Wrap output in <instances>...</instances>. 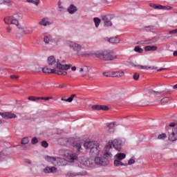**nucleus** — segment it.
Listing matches in <instances>:
<instances>
[{
	"mask_svg": "<svg viewBox=\"0 0 177 177\" xmlns=\"http://www.w3.org/2000/svg\"><path fill=\"white\" fill-rule=\"evenodd\" d=\"M77 10H78V8H77V7L73 4H71L68 8V12L71 14V15H74V13H75V12H77Z\"/></svg>",
	"mask_w": 177,
	"mask_h": 177,
	"instance_id": "23",
	"label": "nucleus"
},
{
	"mask_svg": "<svg viewBox=\"0 0 177 177\" xmlns=\"http://www.w3.org/2000/svg\"><path fill=\"white\" fill-rule=\"evenodd\" d=\"M84 147L86 150H89L90 156L92 157H97L99 154H102L100 144L97 142H86Z\"/></svg>",
	"mask_w": 177,
	"mask_h": 177,
	"instance_id": "2",
	"label": "nucleus"
},
{
	"mask_svg": "<svg viewBox=\"0 0 177 177\" xmlns=\"http://www.w3.org/2000/svg\"><path fill=\"white\" fill-rule=\"evenodd\" d=\"M89 71H91V68L88 66H84L80 69V73H82V77H86V73H89Z\"/></svg>",
	"mask_w": 177,
	"mask_h": 177,
	"instance_id": "17",
	"label": "nucleus"
},
{
	"mask_svg": "<svg viewBox=\"0 0 177 177\" xmlns=\"http://www.w3.org/2000/svg\"><path fill=\"white\" fill-rule=\"evenodd\" d=\"M165 138H167V134H165V133L160 134V135L158 136V139H159V140L165 139Z\"/></svg>",
	"mask_w": 177,
	"mask_h": 177,
	"instance_id": "45",
	"label": "nucleus"
},
{
	"mask_svg": "<svg viewBox=\"0 0 177 177\" xmlns=\"http://www.w3.org/2000/svg\"><path fill=\"white\" fill-rule=\"evenodd\" d=\"M109 42L111 44H120V39H118L117 37H111L108 39Z\"/></svg>",
	"mask_w": 177,
	"mask_h": 177,
	"instance_id": "31",
	"label": "nucleus"
},
{
	"mask_svg": "<svg viewBox=\"0 0 177 177\" xmlns=\"http://www.w3.org/2000/svg\"><path fill=\"white\" fill-rule=\"evenodd\" d=\"M47 62L48 66H56L58 70H65V71H67V70H70L73 66V65L71 64H62V62H60V59L56 60V58H55L53 55L48 57Z\"/></svg>",
	"mask_w": 177,
	"mask_h": 177,
	"instance_id": "4",
	"label": "nucleus"
},
{
	"mask_svg": "<svg viewBox=\"0 0 177 177\" xmlns=\"http://www.w3.org/2000/svg\"><path fill=\"white\" fill-rule=\"evenodd\" d=\"M66 44L68 46L71 48V49H73L74 52H76L77 55H80V53L81 52V49H82V46L81 44H78L77 43H74L70 41H68Z\"/></svg>",
	"mask_w": 177,
	"mask_h": 177,
	"instance_id": "7",
	"label": "nucleus"
},
{
	"mask_svg": "<svg viewBox=\"0 0 177 177\" xmlns=\"http://www.w3.org/2000/svg\"><path fill=\"white\" fill-rule=\"evenodd\" d=\"M5 157L2 155V152L0 153V161H3Z\"/></svg>",
	"mask_w": 177,
	"mask_h": 177,
	"instance_id": "57",
	"label": "nucleus"
},
{
	"mask_svg": "<svg viewBox=\"0 0 177 177\" xmlns=\"http://www.w3.org/2000/svg\"><path fill=\"white\" fill-rule=\"evenodd\" d=\"M92 109L93 110L100 111V105H93Z\"/></svg>",
	"mask_w": 177,
	"mask_h": 177,
	"instance_id": "47",
	"label": "nucleus"
},
{
	"mask_svg": "<svg viewBox=\"0 0 177 177\" xmlns=\"http://www.w3.org/2000/svg\"><path fill=\"white\" fill-rule=\"evenodd\" d=\"M94 55L97 59H100V60H103L104 62H113L117 59L115 54L107 50L97 51Z\"/></svg>",
	"mask_w": 177,
	"mask_h": 177,
	"instance_id": "3",
	"label": "nucleus"
},
{
	"mask_svg": "<svg viewBox=\"0 0 177 177\" xmlns=\"http://www.w3.org/2000/svg\"><path fill=\"white\" fill-rule=\"evenodd\" d=\"M102 19L106 27H111V26H113V23L111 22V20H113V15H104L102 16Z\"/></svg>",
	"mask_w": 177,
	"mask_h": 177,
	"instance_id": "8",
	"label": "nucleus"
},
{
	"mask_svg": "<svg viewBox=\"0 0 177 177\" xmlns=\"http://www.w3.org/2000/svg\"><path fill=\"white\" fill-rule=\"evenodd\" d=\"M44 41L45 44H50V42H53V39L52 38V36L47 35L44 37Z\"/></svg>",
	"mask_w": 177,
	"mask_h": 177,
	"instance_id": "28",
	"label": "nucleus"
},
{
	"mask_svg": "<svg viewBox=\"0 0 177 177\" xmlns=\"http://www.w3.org/2000/svg\"><path fill=\"white\" fill-rule=\"evenodd\" d=\"M43 73H45L46 74H55L53 71H55V69H51L50 68H42Z\"/></svg>",
	"mask_w": 177,
	"mask_h": 177,
	"instance_id": "27",
	"label": "nucleus"
},
{
	"mask_svg": "<svg viewBox=\"0 0 177 177\" xmlns=\"http://www.w3.org/2000/svg\"><path fill=\"white\" fill-rule=\"evenodd\" d=\"M148 93L149 95H154L155 97H157L158 95H167V93L164 91H156L152 89L148 90Z\"/></svg>",
	"mask_w": 177,
	"mask_h": 177,
	"instance_id": "16",
	"label": "nucleus"
},
{
	"mask_svg": "<svg viewBox=\"0 0 177 177\" xmlns=\"http://www.w3.org/2000/svg\"><path fill=\"white\" fill-rule=\"evenodd\" d=\"M100 110H103L104 111H107L109 110V106L106 105H100Z\"/></svg>",
	"mask_w": 177,
	"mask_h": 177,
	"instance_id": "43",
	"label": "nucleus"
},
{
	"mask_svg": "<svg viewBox=\"0 0 177 177\" xmlns=\"http://www.w3.org/2000/svg\"><path fill=\"white\" fill-rule=\"evenodd\" d=\"M21 145H28V138L25 137L21 140Z\"/></svg>",
	"mask_w": 177,
	"mask_h": 177,
	"instance_id": "40",
	"label": "nucleus"
},
{
	"mask_svg": "<svg viewBox=\"0 0 177 177\" xmlns=\"http://www.w3.org/2000/svg\"><path fill=\"white\" fill-rule=\"evenodd\" d=\"M173 88H174V89H177V84H175V85L173 86Z\"/></svg>",
	"mask_w": 177,
	"mask_h": 177,
	"instance_id": "64",
	"label": "nucleus"
},
{
	"mask_svg": "<svg viewBox=\"0 0 177 177\" xmlns=\"http://www.w3.org/2000/svg\"><path fill=\"white\" fill-rule=\"evenodd\" d=\"M67 87V85L66 84H60L58 88H66Z\"/></svg>",
	"mask_w": 177,
	"mask_h": 177,
	"instance_id": "58",
	"label": "nucleus"
},
{
	"mask_svg": "<svg viewBox=\"0 0 177 177\" xmlns=\"http://www.w3.org/2000/svg\"><path fill=\"white\" fill-rule=\"evenodd\" d=\"M149 6L153 8V9H160V10H171V9H172L171 6L156 5L155 3H149Z\"/></svg>",
	"mask_w": 177,
	"mask_h": 177,
	"instance_id": "10",
	"label": "nucleus"
},
{
	"mask_svg": "<svg viewBox=\"0 0 177 177\" xmlns=\"http://www.w3.org/2000/svg\"><path fill=\"white\" fill-rule=\"evenodd\" d=\"M77 176H86L87 172L85 170H82V168L78 167L76 168Z\"/></svg>",
	"mask_w": 177,
	"mask_h": 177,
	"instance_id": "19",
	"label": "nucleus"
},
{
	"mask_svg": "<svg viewBox=\"0 0 177 177\" xmlns=\"http://www.w3.org/2000/svg\"><path fill=\"white\" fill-rule=\"evenodd\" d=\"M169 34H177V29L169 31Z\"/></svg>",
	"mask_w": 177,
	"mask_h": 177,
	"instance_id": "53",
	"label": "nucleus"
},
{
	"mask_svg": "<svg viewBox=\"0 0 177 177\" xmlns=\"http://www.w3.org/2000/svg\"><path fill=\"white\" fill-rule=\"evenodd\" d=\"M41 146L42 147H44V149H47V147L49 146V144H48V142L46 141H43L41 142Z\"/></svg>",
	"mask_w": 177,
	"mask_h": 177,
	"instance_id": "44",
	"label": "nucleus"
},
{
	"mask_svg": "<svg viewBox=\"0 0 177 177\" xmlns=\"http://www.w3.org/2000/svg\"><path fill=\"white\" fill-rule=\"evenodd\" d=\"M39 24L40 26H50V22H49L46 19L44 18L40 21Z\"/></svg>",
	"mask_w": 177,
	"mask_h": 177,
	"instance_id": "32",
	"label": "nucleus"
},
{
	"mask_svg": "<svg viewBox=\"0 0 177 177\" xmlns=\"http://www.w3.org/2000/svg\"><path fill=\"white\" fill-rule=\"evenodd\" d=\"M43 172L44 174H56L57 172V168L56 167H46L44 169Z\"/></svg>",
	"mask_w": 177,
	"mask_h": 177,
	"instance_id": "14",
	"label": "nucleus"
},
{
	"mask_svg": "<svg viewBox=\"0 0 177 177\" xmlns=\"http://www.w3.org/2000/svg\"><path fill=\"white\" fill-rule=\"evenodd\" d=\"M75 96H77V95H75V94L71 95L69 98L66 100V102H68V103H71V102H73V100H74V97H75Z\"/></svg>",
	"mask_w": 177,
	"mask_h": 177,
	"instance_id": "39",
	"label": "nucleus"
},
{
	"mask_svg": "<svg viewBox=\"0 0 177 177\" xmlns=\"http://www.w3.org/2000/svg\"><path fill=\"white\" fill-rule=\"evenodd\" d=\"M36 5H38V3H39V0H36V1H35V3Z\"/></svg>",
	"mask_w": 177,
	"mask_h": 177,
	"instance_id": "63",
	"label": "nucleus"
},
{
	"mask_svg": "<svg viewBox=\"0 0 177 177\" xmlns=\"http://www.w3.org/2000/svg\"><path fill=\"white\" fill-rule=\"evenodd\" d=\"M10 78L12 80H19V76L15 75H10Z\"/></svg>",
	"mask_w": 177,
	"mask_h": 177,
	"instance_id": "52",
	"label": "nucleus"
},
{
	"mask_svg": "<svg viewBox=\"0 0 177 177\" xmlns=\"http://www.w3.org/2000/svg\"><path fill=\"white\" fill-rule=\"evenodd\" d=\"M114 165L115 167H120V165H121L122 167V166L127 167V165H128V164H124V163H122V162H121V160H120L118 159H115L114 160Z\"/></svg>",
	"mask_w": 177,
	"mask_h": 177,
	"instance_id": "30",
	"label": "nucleus"
},
{
	"mask_svg": "<svg viewBox=\"0 0 177 177\" xmlns=\"http://www.w3.org/2000/svg\"><path fill=\"white\" fill-rule=\"evenodd\" d=\"M173 55L177 57V50L174 52Z\"/></svg>",
	"mask_w": 177,
	"mask_h": 177,
	"instance_id": "62",
	"label": "nucleus"
},
{
	"mask_svg": "<svg viewBox=\"0 0 177 177\" xmlns=\"http://www.w3.org/2000/svg\"><path fill=\"white\" fill-rule=\"evenodd\" d=\"M12 17H7L6 18H4V22L6 24H11L12 23Z\"/></svg>",
	"mask_w": 177,
	"mask_h": 177,
	"instance_id": "34",
	"label": "nucleus"
},
{
	"mask_svg": "<svg viewBox=\"0 0 177 177\" xmlns=\"http://www.w3.org/2000/svg\"><path fill=\"white\" fill-rule=\"evenodd\" d=\"M131 65L132 67L138 68L139 70H149V69L151 68V66H143V65H136L133 63H131Z\"/></svg>",
	"mask_w": 177,
	"mask_h": 177,
	"instance_id": "22",
	"label": "nucleus"
},
{
	"mask_svg": "<svg viewBox=\"0 0 177 177\" xmlns=\"http://www.w3.org/2000/svg\"><path fill=\"white\" fill-rule=\"evenodd\" d=\"M127 157V155L123 153H118L115 156V158L116 160H119L121 161V160H124Z\"/></svg>",
	"mask_w": 177,
	"mask_h": 177,
	"instance_id": "25",
	"label": "nucleus"
},
{
	"mask_svg": "<svg viewBox=\"0 0 177 177\" xmlns=\"http://www.w3.org/2000/svg\"><path fill=\"white\" fill-rule=\"evenodd\" d=\"M103 75H104V77H113V71L104 72V73H103Z\"/></svg>",
	"mask_w": 177,
	"mask_h": 177,
	"instance_id": "42",
	"label": "nucleus"
},
{
	"mask_svg": "<svg viewBox=\"0 0 177 177\" xmlns=\"http://www.w3.org/2000/svg\"><path fill=\"white\" fill-rule=\"evenodd\" d=\"M28 100L30 102H37V100H40V97L29 96Z\"/></svg>",
	"mask_w": 177,
	"mask_h": 177,
	"instance_id": "35",
	"label": "nucleus"
},
{
	"mask_svg": "<svg viewBox=\"0 0 177 177\" xmlns=\"http://www.w3.org/2000/svg\"><path fill=\"white\" fill-rule=\"evenodd\" d=\"M24 162H26V164H31V160L29 159H25Z\"/></svg>",
	"mask_w": 177,
	"mask_h": 177,
	"instance_id": "56",
	"label": "nucleus"
},
{
	"mask_svg": "<svg viewBox=\"0 0 177 177\" xmlns=\"http://www.w3.org/2000/svg\"><path fill=\"white\" fill-rule=\"evenodd\" d=\"M132 164H135V160L129 159L127 165H132Z\"/></svg>",
	"mask_w": 177,
	"mask_h": 177,
	"instance_id": "49",
	"label": "nucleus"
},
{
	"mask_svg": "<svg viewBox=\"0 0 177 177\" xmlns=\"http://www.w3.org/2000/svg\"><path fill=\"white\" fill-rule=\"evenodd\" d=\"M24 32V34H31L32 32V30H25Z\"/></svg>",
	"mask_w": 177,
	"mask_h": 177,
	"instance_id": "55",
	"label": "nucleus"
},
{
	"mask_svg": "<svg viewBox=\"0 0 177 177\" xmlns=\"http://www.w3.org/2000/svg\"><path fill=\"white\" fill-rule=\"evenodd\" d=\"M44 158L46 161L51 162L53 165H62V162H64V159L59 157L46 156Z\"/></svg>",
	"mask_w": 177,
	"mask_h": 177,
	"instance_id": "5",
	"label": "nucleus"
},
{
	"mask_svg": "<svg viewBox=\"0 0 177 177\" xmlns=\"http://www.w3.org/2000/svg\"><path fill=\"white\" fill-rule=\"evenodd\" d=\"M7 32H12V28H10V26H8L7 28Z\"/></svg>",
	"mask_w": 177,
	"mask_h": 177,
	"instance_id": "59",
	"label": "nucleus"
},
{
	"mask_svg": "<svg viewBox=\"0 0 177 177\" xmlns=\"http://www.w3.org/2000/svg\"><path fill=\"white\" fill-rule=\"evenodd\" d=\"M71 70H72V71H75L77 70V67L73 66V67L71 68Z\"/></svg>",
	"mask_w": 177,
	"mask_h": 177,
	"instance_id": "61",
	"label": "nucleus"
},
{
	"mask_svg": "<svg viewBox=\"0 0 177 177\" xmlns=\"http://www.w3.org/2000/svg\"><path fill=\"white\" fill-rule=\"evenodd\" d=\"M157 46H146L145 47V52H154L157 50Z\"/></svg>",
	"mask_w": 177,
	"mask_h": 177,
	"instance_id": "21",
	"label": "nucleus"
},
{
	"mask_svg": "<svg viewBox=\"0 0 177 177\" xmlns=\"http://www.w3.org/2000/svg\"><path fill=\"white\" fill-rule=\"evenodd\" d=\"M80 162L82 164V165H84V167H92V162L91 160L85 158H81L80 159Z\"/></svg>",
	"mask_w": 177,
	"mask_h": 177,
	"instance_id": "13",
	"label": "nucleus"
},
{
	"mask_svg": "<svg viewBox=\"0 0 177 177\" xmlns=\"http://www.w3.org/2000/svg\"><path fill=\"white\" fill-rule=\"evenodd\" d=\"M54 74H57V75H67V71H64V70L59 69L56 70L54 69L53 71Z\"/></svg>",
	"mask_w": 177,
	"mask_h": 177,
	"instance_id": "24",
	"label": "nucleus"
},
{
	"mask_svg": "<svg viewBox=\"0 0 177 177\" xmlns=\"http://www.w3.org/2000/svg\"><path fill=\"white\" fill-rule=\"evenodd\" d=\"M0 115L2 116L3 118H6V119H10V118H17V116L16 115H15L14 113H12L10 112H3L1 113H0Z\"/></svg>",
	"mask_w": 177,
	"mask_h": 177,
	"instance_id": "15",
	"label": "nucleus"
},
{
	"mask_svg": "<svg viewBox=\"0 0 177 177\" xmlns=\"http://www.w3.org/2000/svg\"><path fill=\"white\" fill-rule=\"evenodd\" d=\"M176 125L177 124H176L175 122H171L169 124V126L171 127V128H174V127L175 128H176Z\"/></svg>",
	"mask_w": 177,
	"mask_h": 177,
	"instance_id": "54",
	"label": "nucleus"
},
{
	"mask_svg": "<svg viewBox=\"0 0 177 177\" xmlns=\"http://www.w3.org/2000/svg\"><path fill=\"white\" fill-rule=\"evenodd\" d=\"M125 75V73L122 71H112V77H124Z\"/></svg>",
	"mask_w": 177,
	"mask_h": 177,
	"instance_id": "18",
	"label": "nucleus"
},
{
	"mask_svg": "<svg viewBox=\"0 0 177 177\" xmlns=\"http://www.w3.org/2000/svg\"><path fill=\"white\" fill-rule=\"evenodd\" d=\"M94 23H95V26L96 27V28H97V27H99V25L100 24V19L97 18V17H95L93 19Z\"/></svg>",
	"mask_w": 177,
	"mask_h": 177,
	"instance_id": "36",
	"label": "nucleus"
},
{
	"mask_svg": "<svg viewBox=\"0 0 177 177\" xmlns=\"http://www.w3.org/2000/svg\"><path fill=\"white\" fill-rule=\"evenodd\" d=\"M133 80H135V81H138V80H139V73H134Z\"/></svg>",
	"mask_w": 177,
	"mask_h": 177,
	"instance_id": "48",
	"label": "nucleus"
},
{
	"mask_svg": "<svg viewBox=\"0 0 177 177\" xmlns=\"http://www.w3.org/2000/svg\"><path fill=\"white\" fill-rule=\"evenodd\" d=\"M106 157H109V156H104L103 157H96L95 158V162L97 165H101L102 167H106V165H109V159Z\"/></svg>",
	"mask_w": 177,
	"mask_h": 177,
	"instance_id": "6",
	"label": "nucleus"
},
{
	"mask_svg": "<svg viewBox=\"0 0 177 177\" xmlns=\"http://www.w3.org/2000/svg\"><path fill=\"white\" fill-rule=\"evenodd\" d=\"M31 143L32 145H37V143H38V138L34 137L31 140Z\"/></svg>",
	"mask_w": 177,
	"mask_h": 177,
	"instance_id": "46",
	"label": "nucleus"
},
{
	"mask_svg": "<svg viewBox=\"0 0 177 177\" xmlns=\"http://www.w3.org/2000/svg\"><path fill=\"white\" fill-rule=\"evenodd\" d=\"M171 102V98L168 97H163L162 99L160 100V102L162 104H167V103H169Z\"/></svg>",
	"mask_w": 177,
	"mask_h": 177,
	"instance_id": "33",
	"label": "nucleus"
},
{
	"mask_svg": "<svg viewBox=\"0 0 177 177\" xmlns=\"http://www.w3.org/2000/svg\"><path fill=\"white\" fill-rule=\"evenodd\" d=\"M169 140L171 142H175L177 140V124L173 131L169 135Z\"/></svg>",
	"mask_w": 177,
	"mask_h": 177,
	"instance_id": "12",
	"label": "nucleus"
},
{
	"mask_svg": "<svg viewBox=\"0 0 177 177\" xmlns=\"http://www.w3.org/2000/svg\"><path fill=\"white\" fill-rule=\"evenodd\" d=\"M73 147L77 151H81L82 147H81V141H75L72 144Z\"/></svg>",
	"mask_w": 177,
	"mask_h": 177,
	"instance_id": "20",
	"label": "nucleus"
},
{
	"mask_svg": "<svg viewBox=\"0 0 177 177\" xmlns=\"http://www.w3.org/2000/svg\"><path fill=\"white\" fill-rule=\"evenodd\" d=\"M66 176L75 177V176H78V175H77V173H75L74 171H68L66 174Z\"/></svg>",
	"mask_w": 177,
	"mask_h": 177,
	"instance_id": "38",
	"label": "nucleus"
},
{
	"mask_svg": "<svg viewBox=\"0 0 177 177\" xmlns=\"http://www.w3.org/2000/svg\"><path fill=\"white\" fill-rule=\"evenodd\" d=\"M114 125H115V122L109 123L108 124V132H109V133H114Z\"/></svg>",
	"mask_w": 177,
	"mask_h": 177,
	"instance_id": "26",
	"label": "nucleus"
},
{
	"mask_svg": "<svg viewBox=\"0 0 177 177\" xmlns=\"http://www.w3.org/2000/svg\"><path fill=\"white\" fill-rule=\"evenodd\" d=\"M65 156L69 162H74V161H77V160H78V155L76 153H66Z\"/></svg>",
	"mask_w": 177,
	"mask_h": 177,
	"instance_id": "11",
	"label": "nucleus"
},
{
	"mask_svg": "<svg viewBox=\"0 0 177 177\" xmlns=\"http://www.w3.org/2000/svg\"><path fill=\"white\" fill-rule=\"evenodd\" d=\"M134 51L137 53H143V48H140V46H137L134 48Z\"/></svg>",
	"mask_w": 177,
	"mask_h": 177,
	"instance_id": "37",
	"label": "nucleus"
},
{
	"mask_svg": "<svg viewBox=\"0 0 177 177\" xmlns=\"http://www.w3.org/2000/svg\"><path fill=\"white\" fill-rule=\"evenodd\" d=\"M80 56H82V57H89V56H92V53L89 51H83L79 53Z\"/></svg>",
	"mask_w": 177,
	"mask_h": 177,
	"instance_id": "29",
	"label": "nucleus"
},
{
	"mask_svg": "<svg viewBox=\"0 0 177 177\" xmlns=\"http://www.w3.org/2000/svg\"><path fill=\"white\" fill-rule=\"evenodd\" d=\"M50 99H52V97H40V100H50Z\"/></svg>",
	"mask_w": 177,
	"mask_h": 177,
	"instance_id": "50",
	"label": "nucleus"
},
{
	"mask_svg": "<svg viewBox=\"0 0 177 177\" xmlns=\"http://www.w3.org/2000/svg\"><path fill=\"white\" fill-rule=\"evenodd\" d=\"M8 3V0H0V5H6Z\"/></svg>",
	"mask_w": 177,
	"mask_h": 177,
	"instance_id": "51",
	"label": "nucleus"
},
{
	"mask_svg": "<svg viewBox=\"0 0 177 177\" xmlns=\"http://www.w3.org/2000/svg\"><path fill=\"white\" fill-rule=\"evenodd\" d=\"M11 24H14V26H19V21L12 17L11 19Z\"/></svg>",
	"mask_w": 177,
	"mask_h": 177,
	"instance_id": "41",
	"label": "nucleus"
},
{
	"mask_svg": "<svg viewBox=\"0 0 177 177\" xmlns=\"http://www.w3.org/2000/svg\"><path fill=\"white\" fill-rule=\"evenodd\" d=\"M160 39V37H153L152 39L144 40V41H140L138 42V45H150L151 44H156L157 41Z\"/></svg>",
	"mask_w": 177,
	"mask_h": 177,
	"instance_id": "9",
	"label": "nucleus"
},
{
	"mask_svg": "<svg viewBox=\"0 0 177 177\" xmlns=\"http://www.w3.org/2000/svg\"><path fill=\"white\" fill-rule=\"evenodd\" d=\"M26 2H28L29 3H35L34 0H26Z\"/></svg>",
	"mask_w": 177,
	"mask_h": 177,
	"instance_id": "60",
	"label": "nucleus"
},
{
	"mask_svg": "<svg viewBox=\"0 0 177 177\" xmlns=\"http://www.w3.org/2000/svg\"><path fill=\"white\" fill-rule=\"evenodd\" d=\"M113 147L115 150H117V151H121V149L122 147V140H121L120 138L109 140L105 147L104 156H106V157H113V154H111V152H110V150L113 149Z\"/></svg>",
	"mask_w": 177,
	"mask_h": 177,
	"instance_id": "1",
	"label": "nucleus"
}]
</instances>
